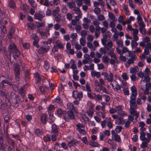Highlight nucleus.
<instances>
[{
  "label": "nucleus",
  "mask_w": 151,
  "mask_h": 151,
  "mask_svg": "<svg viewBox=\"0 0 151 151\" xmlns=\"http://www.w3.org/2000/svg\"><path fill=\"white\" fill-rule=\"evenodd\" d=\"M27 26L32 29H33L35 28V25L33 23H28Z\"/></svg>",
  "instance_id": "bf43d9fd"
},
{
  "label": "nucleus",
  "mask_w": 151,
  "mask_h": 151,
  "mask_svg": "<svg viewBox=\"0 0 151 151\" xmlns=\"http://www.w3.org/2000/svg\"><path fill=\"white\" fill-rule=\"evenodd\" d=\"M119 59L120 60L123 62H125L127 60V59L126 57L125 56L122 55V54L120 55H119Z\"/></svg>",
  "instance_id": "09e8293b"
},
{
  "label": "nucleus",
  "mask_w": 151,
  "mask_h": 151,
  "mask_svg": "<svg viewBox=\"0 0 151 151\" xmlns=\"http://www.w3.org/2000/svg\"><path fill=\"white\" fill-rule=\"evenodd\" d=\"M89 145L93 147H99L100 146V145L96 142L90 141L89 143Z\"/></svg>",
  "instance_id": "a878e982"
},
{
  "label": "nucleus",
  "mask_w": 151,
  "mask_h": 151,
  "mask_svg": "<svg viewBox=\"0 0 151 151\" xmlns=\"http://www.w3.org/2000/svg\"><path fill=\"white\" fill-rule=\"evenodd\" d=\"M145 135L146 134H145V132H140V139L142 141H144L145 138Z\"/></svg>",
  "instance_id": "e433bc0d"
},
{
  "label": "nucleus",
  "mask_w": 151,
  "mask_h": 151,
  "mask_svg": "<svg viewBox=\"0 0 151 151\" xmlns=\"http://www.w3.org/2000/svg\"><path fill=\"white\" fill-rule=\"evenodd\" d=\"M50 137V135L47 134L46 136L44 137L43 140L45 142L50 141L51 140Z\"/></svg>",
  "instance_id": "72a5a7b5"
},
{
  "label": "nucleus",
  "mask_w": 151,
  "mask_h": 151,
  "mask_svg": "<svg viewBox=\"0 0 151 151\" xmlns=\"http://www.w3.org/2000/svg\"><path fill=\"white\" fill-rule=\"evenodd\" d=\"M6 148L5 144L4 143L0 144V150H1L4 151Z\"/></svg>",
  "instance_id": "338daca9"
},
{
  "label": "nucleus",
  "mask_w": 151,
  "mask_h": 151,
  "mask_svg": "<svg viewBox=\"0 0 151 151\" xmlns=\"http://www.w3.org/2000/svg\"><path fill=\"white\" fill-rule=\"evenodd\" d=\"M121 77L125 80H127L129 79V76L126 72L123 73L121 76Z\"/></svg>",
  "instance_id": "79ce46f5"
},
{
  "label": "nucleus",
  "mask_w": 151,
  "mask_h": 151,
  "mask_svg": "<svg viewBox=\"0 0 151 151\" xmlns=\"http://www.w3.org/2000/svg\"><path fill=\"white\" fill-rule=\"evenodd\" d=\"M35 78V81L36 84L40 83L42 80V76L38 73H36L34 74Z\"/></svg>",
  "instance_id": "9d476101"
},
{
  "label": "nucleus",
  "mask_w": 151,
  "mask_h": 151,
  "mask_svg": "<svg viewBox=\"0 0 151 151\" xmlns=\"http://www.w3.org/2000/svg\"><path fill=\"white\" fill-rule=\"evenodd\" d=\"M40 48L38 52L41 54H43L45 52H47L50 49V47L48 45H42L40 46Z\"/></svg>",
  "instance_id": "0eeeda50"
},
{
  "label": "nucleus",
  "mask_w": 151,
  "mask_h": 151,
  "mask_svg": "<svg viewBox=\"0 0 151 151\" xmlns=\"http://www.w3.org/2000/svg\"><path fill=\"white\" fill-rule=\"evenodd\" d=\"M34 132L35 134L38 136H40L42 135L43 133L42 130L40 129H36Z\"/></svg>",
  "instance_id": "5701e85b"
},
{
  "label": "nucleus",
  "mask_w": 151,
  "mask_h": 151,
  "mask_svg": "<svg viewBox=\"0 0 151 151\" xmlns=\"http://www.w3.org/2000/svg\"><path fill=\"white\" fill-rule=\"evenodd\" d=\"M14 70L15 77V79L17 81H19L20 77V68L19 65L17 63L15 64L14 66Z\"/></svg>",
  "instance_id": "20e7f679"
},
{
  "label": "nucleus",
  "mask_w": 151,
  "mask_h": 151,
  "mask_svg": "<svg viewBox=\"0 0 151 151\" xmlns=\"http://www.w3.org/2000/svg\"><path fill=\"white\" fill-rule=\"evenodd\" d=\"M83 118L84 121H85V123L86 122H88L89 121V118L87 116L86 114H84L83 115Z\"/></svg>",
  "instance_id": "680f3d73"
},
{
  "label": "nucleus",
  "mask_w": 151,
  "mask_h": 151,
  "mask_svg": "<svg viewBox=\"0 0 151 151\" xmlns=\"http://www.w3.org/2000/svg\"><path fill=\"white\" fill-rule=\"evenodd\" d=\"M38 32L39 33L42 38L45 39L47 38V36L45 32H42L41 31H39Z\"/></svg>",
  "instance_id": "473e14b6"
},
{
  "label": "nucleus",
  "mask_w": 151,
  "mask_h": 151,
  "mask_svg": "<svg viewBox=\"0 0 151 151\" xmlns=\"http://www.w3.org/2000/svg\"><path fill=\"white\" fill-rule=\"evenodd\" d=\"M94 108V105L92 103H91L89 110L87 111L86 113L89 116H92L93 114V109Z\"/></svg>",
  "instance_id": "f8f14e48"
},
{
  "label": "nucleus",
  "mask_w": 151,
  "mask_h": 151,
  "mask_svg": "<svg viewBox=\"0 0 151 151\" xmlns=\"http://www.w3.org/2000/svg\"><path fill=\"white\" fill-rule=\"evenodd\" d=\"M32 38L34 40L32 44L34 46L37 48H39L40 46L38 45L39 38L35 34H33L31 36Z\"/></svg>",
  "instance_id": "423d86ee"
},
{
  "label": "nucleus",
  "mask_w": 151,
  "mask_h": 151,
  "mask_svg": "<svg viewBox=\"0 0 151 151\" xmlns=\"http://www.w3.org/2000/svg\"><path fill=\"white\" fill-rule=\"evenodd\" d=\"M63 102L62 99L59 96H58L55 99H54L52 101L53 103H58L60 104L61 103Z\"/></svg>",
  "instance_id": "bb28decb"
},
{
  "label": "nucleus",
  "mask_w": 151,
  "mask_h": 151,
  "mask_svg": "<svg viewBox=\"0 0 151 151\" xmlns=\"http://www.w3.org/2000/svg\"><path fill=\"white\" fill-rule=\"evenodd\" d=\"M68 116L65 115L63 116V119L66 122H69L70 119L73 120L75 119V115L73 111L71 110H69L67 112Z\"/></svg>",
  "instance_id": "39448f33"
},
{
  "label": "nucleus",
  "mask_w": 151,
  "mask_h": 151,
  "mask_svg": "<svg viewBox=\"0 0 151 151\" xmlns=\"http://www.w3.org/2000/svg\"><path fill=\"white\" fill-rule=\"evenodd\" d=\"M12 106L14 107L17 108L19 106L20 102L15 101H12Z\"/></svg>",
  "instance_id": "58836bf2"
},
{
  "label": "nucleus",
  "mask_w": 151,
  "mask_h": 151,
  "mask_svg": "<svg viewBox=\"0 0 151 151\" xmlns=\"http://www.w3.org/2000/svg\"><path fill=\"white\" fill-rule=\"evenodd\" d=\"M76 4L74 3L67 2V5L69 6L70 9H72L73 8L74 6H75Z\"/></svg>",
  "instance_id": "5fc2aeb1"
},
{
  "label": "nucleus",
  "mask_w": 151,
  "mask_h": 151,
  "mask_svg": "<svg viewBox=\"0 0 151 151\" xmlns=\"http://www.w3.org/2000/svg\"><path fill=\"white\" fill-rule=\"evenodd\" d=\"M114 82L115 83L116 86L115 88H114V89L117 91L119 93L121 92V86L119 85L118 83L116 81H114Z\"/></svg>",
  "instance_id": "4be33fe9"
},
{
  "label": "nucleus",
  "mask_w": 151,
  "mask_h": 151,
  "mask_svg": "<svg viewBox=\"0 0 151 151\" xmlns=\"http://www.w3.org/2000/svg\"><path fill=\"white\" fill-rule=\"evenodd\" d=\"M8 5L9 7L12 9H15L16 7L14 1L12 0H9L8 1Z\"/></svg>",
  "instance_id": "dca6fc26"
},
{
  "label": "nucleus",
  "mask_w": 151,
  "mask_h": 151,
  "mask_svg": "<svg viewBox=\"0 0 151 151\" xmlns=\"http://www.w3.org/2000/svg\"><path fill=\"white\" fill-rule=\"evenodd\" d=\"M75 29L77 33L81 29V27L79 25H76L75 27Z\"/></svg>",
  "instance_id": "774afa93"
},
{
  "label": "nucleus",
  "mask_w": 151,
  "mask_h": 151,
  "mask_svg": "<svg viewBox=\"0 0 151 151\" xmlns=\"http://www.w3.org/2000/svg\"><path fill=\"white\" fill-rule=\"evenodd\" d=\"M8 48L9 52L12 54V57L14 59H18L19 56L21 55V53L14 44L13 43H10L9 46Z\"/></svg>",
  "instance_id": "f257e3e1"
},
{
  "label": "nucleus",
  "mask_w": 151,
  "mask_h": 151,
  "mask_svg": "<svg viewBox=\"0 0 151 151\" xmlns=\"http://www.w3.org/2000/svg\"><path fill=\"white\" fill-rule=\"evenodd\" d=\"M129 51H130L128 50L127 48L125 47H124L123 48L121 52V54H123L124 53H126L127 52H128Z\"/></svg>",
  "instance_id": "864d4df0"
},
{
  "label": "nucleus",
  "mask_w": 151,
  "mask_h": 151,
  "mask_svg": "<svg viewBox=\"0 0 151 151\" xmlns=\"http://www.w3.org/2000/svg\"><path fill=\"white\" fill-rule=\"evenodd\" d=\"M91 75L92 76H96L97 78H98L101 76V73L100 72L95 71H92Z\"/></svg>",
  "instance_id": "c85d7f7f"
},
{
  "label": "nucleus",
  "mask_w": 151,
  "mask_h": 151,
  "mask_svg": "<svg viewBox=\"0 0 151 151\" xmlns=\"http://www.w3.org/2000/svg\"><path fill=\"white\" fill-rule=\"evenodd\" d=\"M77 36V35L76 33H73L71 34L70 37L72 40H75Z\"/></svg>",
  "instance_id": "69168bd1"
},
{
  "label": "nucleus",
  "mask_w": 151,
  "mask_h": 151,
  "mask_svg": "<svg viewBox=\"0 0 151 151\" xmlns=\"http://www.w3.org/2000/svg\"><path fill=\"white\" fill-rule=\"evenodd\" d=\"M94 11L96 14H99L100 13L101 10L99 8L96 7L94 9Z\"/></svg>",
  "instance_id": "3c124183"
},
{
  "label": "nucleus",
  "mask_w": 151,
  "mask_h": 151,
  "mask_svg": "<svg viewBox=\"0 0 151 151\" xmlns=\"http://www.w3.org/2000/svg\"><path fill=\"white\" fill-rule=\"evenodd\" d=\"M111 35V33L109 31H108L105 34L103 35V39H102L101 40L103 42V40L106 41L107 37L110 38Z\"/></svg>",
  "instance_id": "a211bd4d"
},
{
  "label": "nucleus",
  "mask_w": 151,
  "mask_h": 151,
  "mask_svg": "<svg viewBox=\"0 0 151 151\" xmlns=\"http://www.w3.org/2000/svg\"><path fill=\"white\" fill-rule=\"evenodd\" d=\"M28 1L30 5L33 8H36L37 6V4L34 0H28Z\"/></svg>",
  "instance_id": "7c9ffc66"
},
{
  "label": "nucleus",
  "mask_w": 151,
  "mask_h": 151,
  "mask_svg": "<svg viewBox=\"0 0 151 151\" xmlns=\"http://www.w3.org/2000/svg\"><path fill=\"white\" fill-rule=\"evenodd\" d=\"M109 60H110L109 58L105 55L103 56L102 58V60L104 63H109Z\"/></svg>",
  "instance_id": "2f4dec72"
},
{
  "label": "nucleus",
  "mask_w": 151,
  "mask_h": 151,
  "mask_svg": "<svg viewBox=\"0 0 151 151\" xmlns=\"http://www.w3.org/2000/svg\"><path fill=\"white\" fill-rule=\"evenodd\" d=\"M133 110L132 111H131L130 112V114L133 116H135L137 114H139V112H137V111L136 110Z\"/></svg>",
  "instance_id": "e2e57ef3"
},
{
  "label": "nucleus",
  "mask_w": 151,
  "mask_h": 151,
  "mask_svg": "<svg viewBox=\"0 0 151 151\" xmlns=\"http://www.w3.org/2000/svg\"><path fill=\"white\" fill-rule=\"evenodd\" d=\"M55 10H54L52 11V14L55 18V19L56 21L58 22L60 20V19L59 18L60 17V15L59 14L58 16H56L57 13H58Z\"/></svg>",
  "instance_id": "cd10ccee"
},
{
  "label": "nucleus",
  "mask_w": 151,
  "mask_h": 151,
  "mask_svg": "<svg viewBox=\"0 0 151 151\" xmlns=\"http://www.w3.org/2000/svg\"><path fill=\"white\" fill-rule=\"evenodd\" d=\"M78 92L77 90H74L73 92L72 96L75 99L78 98Z\"/></svg>",
  "instance_id": "c9c22d12"
},
{
  "label": "nucleus",
  "mask_w": 151,
  "mask_h": 151,
  "mask_svg": "<svg viewBox=\"0 0 151 151\" xmlns=\"http://www.w3.org/2000/svg\"><path fill=\"white\" fill-rule=\"evenodd\" d=\"M7 142L9 144V146H11L15 147V142L12 139H8L7 140Z\"/></svg>",
  "instance_id": "c756f323"
},
{
  "label": "nucleus",
  "mask_w": 151,
  "mask_h": 151,
  "mask_svg": "<svg viewBox=\"0 0 151 151\" xmlns=\"http://www.w3.org/2000/svg\"><path fill=\"white\" fill-rule=\"evenodd\" d=\"M131 44L132 47L134 48L138 45V43L132 40L131 41Z\"/></svg>",
  "instance_id": "c03bdc74"
},
{
  "label": "nucleus",
  "mask_w": 151,
  "mask_h": 151,
  "mask_svg": "<svg viewBox=\"0 0 151 151\" xmlns=\"http://www.w3.org/2000/svg\"><path fill=\"white\" fill-rule=\"evenodd\" d=\"M57 112L59 116H61L64 114H66L67 111L65 110L62 111L61 109H59L57 110Z\"/></svg>",
  "instance_id": "393cba45"
},
{
  "label": "nucleus",
  "mask_w": 151,
  "mask_h": 151,
  "mask_svg": "<svg viewBox=\"0 0 151 151\" xmlns=\"http://www.w3.org/2000/svg\"><path fill=\"white\" fill-rule=\"evenodd\" d=\"M87 33L85 30H82L81 32V35L83 37H86L87 35Z\"/></svg>",
  "instance_id": "052dcab7"
},
{
  "label": "nucleus",
  "mask_w": 151,
  "mask_h": 151,
  "mask_svg": "<svg viewBox=\"0 0 151 151\" xmlns=\"http://www.w3.org/2000/svg\"><path fill=\"white\" fill-rule=\"evenodd\" d=\"M139 77L141 78H143V77H144V75L143 73L141 71H140L137 74Z\"/></svg>",
  "instance_id": "6e6d98bb"
},
{
  "label": "nucleus",
  "mask_w": 151,
  "mask_h": 151,
  "mask_svg": "<svg viewBox=\"0 0 151 151\" xmlns=\"http://www.w3.org/2000/svg\"><path fill=\"white\" fill-rule=\"evenodd\" d=\"M45 16L44 14L41 11H39L38 13H36L34 15L35 19L41 20Z\"/></svg>",
  "instance_id": "9b49d317"
},
{
  "label": "nucleus",
  "mask_w": 151,
  "mask_h": 151,
  "mask_svg": "<svg viewBox=\"0 0 151 151\" xmlns=\"http://www.w3.org/2000/svg\"><path fill=\"white\" fill-rule=\"evenodd\" d=\"M113 137H114V140L116 142H120L121 141V138L120 136L117 134H116L115 135H114Z\"/></svg>",
  "instance_id": "f704fd0d"
},
{
  "label": "nucleus",
  "mask_w": 151,
  "mask_h": 151,
  "mask_svg": "<svg viewBox=\"0 0 151 151\" xmlns=\"http://www.w3.org/2000/svg\"><path fill=\"white\" fill-rule=\"evenodd\" d=\"M25 88L24 86L21 87L19 90V92L23 98H25Z\"/></svg>",
  "instance_id": "2eb2a0df"
},
{
  "label": "nucleus",
  "mask_w": 151,
  "mask_h": 151,
  "mask_svg": "<svg viewBox=\"0 0 151 151\" xmlns=\"http://www.w3.org/2000/svg\"><path fill=\"white\" fill-rule=\"evenodd\" d=\"M12 101L20 102V97L18 95L14 92H12L10 95Z\"/></svg>",
  "instance_id": "1a4fd4ad"
},
{
  "label": "nucleus",
  "mask_w": 151,
  "mask_h": 151,
  "mask_svg": "<svg viewBox=\"0 0 151 151\" xmlns=\"http://www.w3.org/2000/svg\"><path fill=\"white\" fill-rule=\"evenodd\" d=\"M67 106L68 108L70 109L71 110L74 108V106L73 105V104L70 103H68L67 104Z\"/></svg>",
  "instance_id": "a18cd8bd"
},
{
  "label": "nucleus",
  "mask_w": 151,
  "mask_h": 151,
  "mask_svg": "<svg viewBox=\"0 0 151 151\" xmlns=\"http://www.w3.org/2000/svg\"><path fill=\"white\" fill-rule=\"evenodd\" d=\"M58 134H52L51 136V139L52 141H55L56 139L57 136L58 135Z\"/></svg>",
  "instance_id": "4d7b16f0"
},
{
  "label": "nucleus",
  "mask_w": 151,
  "mask_h": 151,
  "mask_svg": "<svg viewBox=\"0 0 151 151\" xmlns=\"http://www.w3.org/2000/svg\"><path fill=\"white\" fill-rule=\"evenodd\" d=\"M50 64L48 61H47L44 62V67L46 70H47L49 68Z\"/></svg>",
  "instance_id": "4c0bfd02"
},
{
  "label": "nucleus",
  "mask_w": 151,
  "mask_h": 151,
  "mask_svg": "<svg viewBox=\"0 0 151 151\" xmlns=\"http://www.w3.org/2000/svg\"><path fill=\"white\" fill-rule=\"evenodd\" d=\"M117 121V122H116V123L118 125H120L121 124H123L125 122V121L123 120V117L122 116H121Z\"/></svg>",
  "instance_id": "412c9836"
},
{
  "label": "nucleus",
  "mask_w": 151,
  "mask_h": 151,
  "mask_svg": "<svg viewBox=\"0 0 151 151\" xmlns=\"http://www.w3.org/2000/svg\"><path fill=\"white\" fill-rule=\"evenodd\" d=\"M135 18L132 16H130L129 18L127 20V23L130 24L131 22V21H134L135 19Z\"/></svg>",
  "instance_id": "0e129e2a"
},
{
  "label": "nucleus",
  "mask_w": 151,
  "mask_h": 151,
  "mask_svg": "<svg viewBox=\"0 0 151 151\" xmlns=\"http://www.w3.org/2000/svg\"><path fill=\"white\" fill-rule=\"evenodd\" d=\"M59 128L55 124L52 125L51 132L53 134H58Z\"/></svg>",
  "instance_id": "ddd939ff"
},
{
  "label": "nucleus",
  "mask_w": 151,
  "mask_h": 151,
  "mask_svg": "<svg viewBox=\"0 0 151 151\" xmlns=\"http://www.w3.org/2000/svg\"><path fill=\"white\" fill-rule=\"evenodd\" d=\"M110 78L107 77V80L109 82H112L113 80L114 76L112 73H110L109 75Z\"/></svg>",
  "instance_id": "ea45409f"
},
{
  "label": "nucleus",
  "mask_w": 151,
  "mask_h": 151,
  "mask_svg": "<svg viewBox=\"0 0 151 151\" xmlns=\"http://www.w3.org/2000/svg\"><path fill=\"white\" fill-rule=\"evenodd\" d=\"M138 24L140 27L139 28L140 32L142 34H143V30L144 29V28L145 27V25L144 24L143 21L139 22Z\"/></svg>",
  "instance_id": "6ab92c4d"
},
{
  "label": "nucleus",
  "mask_w": 151,
  "mask_h": 151,
  "mask_svg": "<svg viewBox=\"0 0 151 151\" xmlns=\"http://www.w3.org/2000/svg\"><path fill=\"white\" fill-rule=\"evenodd\" d=\"M130 72L132 74H136L139 70V68L137 66L134 68L131 67L130 68Z\"/></svg>",
  "instance_id": "f3484780"
},
{
  "label": "nucleus",
  "mask_w": 151,
  "mask_h": 151,
  "mask_svg": "<svg viewBox=\"0 0 151 151\" xmlns=\"http://www.w3.org/2000/svg\"><path fill=\"white\" fill-rule=\"evenodd\" d=\"M5 102L6 104L3 103L1 105L0 109L2 110L5 109L6 108L8 109L11 106V103L9 99H7L6 100Z\"/></svg>",
  "instance_id": "6e6552de"
},
{
  "label": "nucleus",
  "mask_w": 151,
  "mask_h": 151,
  "mask_svg": "<svg viewBox=\"0 0 151 151\" xmlns=\"http://www.w3.org/2000/svg\"><path fill=\"white\" fill-rule=\"evenodd\" d=\"M1 77H3L5 78V79L3 80L2 81L1 84L2 85V88L5 87V84H7L9 86H12L13 87V78L12 76L10 74H7L5 76L4 75H1Z\"/></svg>",
  "instance_id": "f03ea898"
},
{
  "label": "nucleus",
  "mask_w": 151,
  "mask_h": 151,
  "mask_svg": "<svg viewBox=\"0 0 151 151\" xmlns=\"http://www.w3.org/2000/svg\"><path fill=\"white\" fill-rule=\"evenodd\" d=\"M2 53L4 55V56L8 58H9V57L8 56L7 52L5 49H3L1 51Z\"/></svg>",
  "instance_id": "8fccbe9b"
},
{
  "label": "nucleus",
  "mask_w": 151,
  "mask_h": 151,
  "mask_svg": "<svg viewBox=\"0 0 151 151\" xmlns=\"http://www.w3.org/2000/svg\"><path fill=\"white\" fill-rule=\"evenodd\" d=\"M23 47L25 49H28L29 48V44L28 43H23Z\"/></svg>",
  "instance_id": "13d9d810"
},
{
  "label": "nucleus",
  "mask_w": 151,
  "mask_h": 151,
  "mask_svg": "<svg viewBox=\"0 0 151 151\" xmlns=\"http://www.w3.org/2000/svg\"><path fill=\"white\" fill-rule=\"evenodd\" d=\"M131 90L132 91V93H137V89L134 86H133L131 88Z\"/></svg>",
  "instance_id": "49530a36"
},
{
  "label": "nucleus",
  "mask_w": 151,
  "mask_h": 151,
  "mask_svg": "<svg viewBox=\"0 0 151 151\" xmlns=\"http://www.w3.org/2000/svg\"><path fill=\"white\" fill-rule=\"evenodd\" d=\"M150 73V71L149 69L147 68H146L145 70L143 72L144 77H147V75L149 76V73Z\"/></svg>",
  "instance_id": "a19ab883"
},
{
  "label": "nucleus",
  "mask_w": 151,
  "mask_h": 151,
  "mask_svg": "<svg viewBox=\"0 0 151 151\" xmlns=\"http://www.w3.org/2000/svg\"><path fill=\"white\" fill-rule=\"evenodd\" d=\"M146 88L145 89H147V91H149L151 88V83H147L145 84Z\"/></svg>",
  "instance_id": "37998d69"
},
{
  "label": "nucleus",
  "mask_w": 151,
  "mask_h": 151,
  "mask_svg": "<svg viewBox=\"0 0 151 151\" xmlns=\"http://www.w3.org/2000/svg\"><path fill=\"white\" fill-rule=\"evenodd\" d=\"M10 120L9 116L7 115H6L4 118V120L6 123H9Z\"/></svg>",
  "instance_id": "603ef678"
},
{
  "label": "nucleus",
  "mask_w": 151,
  "mask_h": 151,
  "mask_svg": "<svg viewBox=\"0 0 151 151\" xmlns=\"http://www.w3.org/2000/svg\"><path fill=\"white\" fill-rule=\"evenodd\" d=\"M137 93H132L130 96V100L129 101L130 109L132 110L136 109L137 107V105H136L135 100Z\"/></svg>",
  "instance_id": "7ed1b4c3"
},
{
  "label": "nucleus",
  "mask_w": 151,
  "mask_h": 151,
  "mask_svg": "<svg viewBox=\"0 0 151 151\" xmlns=\"http://www.w3.org/2000/svg\"><path fill=\"white\" fill-rule=\"evenodd\" d=\"M48 114L49 116V121L50 123H53L55 119V118L53 114L50 111H48Z\"/></svg>",
  "instance_id": "aec40b11"
},
{
  "label": "nucleus",
  "mask_w": 151,
  "mask_h": 151,
  "mask_svg": "<svg viewBox=\"0 0 151 151\" xmlns=\"http://www.w3.org/2000/svg\"><path fill=\"white\" fill-rule=\"evenodd\" d=\"M47 117L45 114H42L40 117V120L41 122L45 124H46L47 122L46 121Z\"/></svg>",
  "instance_id": "b1692460"
},
{
  "label": "nucleus",
  "mask_w": 151,
  "mask_h": 151,
  "mask_svg": "<svg viewBox=\"0 0 151 151\" xmlns=\"http://www.w3.org/2000/svg\"><path fill=\"white\" fill-rule=\"evenodd\" d=\"M85 41L86 39L85 38H83L82 37L80 40V44L83 46H84L85 45Z\"/></svg>",
  "instance_id": "de8ad7c7"
},
{
  "label": "nucleus",
  "mask_w": 151,
  "mask_h": 151,
  "mask_svg": "<svg viewBox=\"0 0 151 151\" xmlns=\"http://www.w3.org/2000/svg\"><path fill=\"white\" fill-rule=\"evenodd\" d=\"M1 33H0V36L4 37V35L7 33V30L6 28V26L5 25H3L0 27Z\"/></svg>",
  "instance_id": "4468645a"
}]
</instances>
